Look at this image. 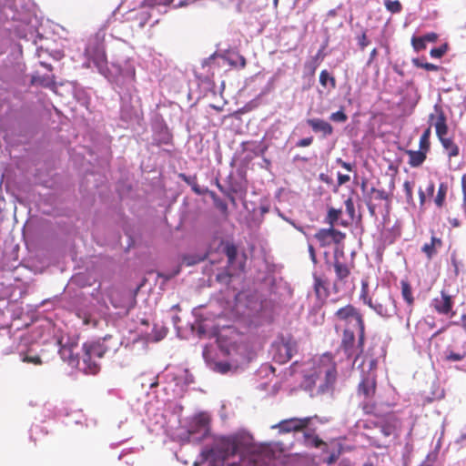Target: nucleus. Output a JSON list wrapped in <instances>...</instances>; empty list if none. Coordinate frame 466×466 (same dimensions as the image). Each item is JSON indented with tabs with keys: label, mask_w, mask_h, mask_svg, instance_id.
<instances>
[{
	"label": "nucleus",
	"mask_w": 466,
	"mask_h": 466,
	"mask_svg": "<svg viewBox=\"0 0 466 466\" xmlns=\"http://www.w3.org/2000/svg\"><path fill=\"white\" fill-rule=\"evenodd\" d=\"M335 329H355L358 333V347L363 350L365 340V321L360 309L347 304L338 309L333 314Z\"/></svg>",
	"instance_id": "1"
},
{
	"label": "nucleus",
	"mask_w": 466,
	"mask_h": 466,
	"mask_svg": "<svg viewBox=\"0 0 466 466\" xmlns=\"http://www.w3.org/2000/svg\"><path fill=\"white\" fill-rule=\"evenodd\" d=\"M429 124L435 128L436 136L446 152L447 157L451 159L460 155V147L455 143L453 137H448L449 127L447 124V116L443 108L435 105L433 112L429 115Z\"/></svg>",
	"instance_id": "2"
},
{
	"label": "nucleus",
	"mask_w": 466,
	"mask_h": 466,
	"mask_svg": "<svg viewBox=\"0 0 466 466\" xmlns=\"http://www.w3.org/2000/svg\"><path fill=\"white\" fill-rule=\"evenodd\" d=\"M377 361L371 360L367 372H363L358 385L357 394L362 398L361 409L365 414H373L376 410L374 398L377 392Z\"/></svg>",
	"instance_id": "3"
},
{
	"label": "nucleus",
	"mask_w": 466,
	"mask_h": 466,
	"mask_svg": "<svg viewBox=\"0 0 466 466\" xmlns=\"http://www.w3.org/2000/svg\"><path fill=\"white\" fill-rule=\"evenodd\" d=\"M107 337H104L96 341L86 342L83 345V355H82V367L86 374H96L100 366L97 363V360H100L109 350V347L106 345Z\"/></svg>",
	"instance_id": "4"
},
{
	"label": "nucleus",
	"mask_w": 466,
	"mask_h": 466,
	"mask_svg": "<svg viewBox=\"0 0 466 466\" xmlns=\"http://www.w3.org/2000/svg\"><path fill=\"white\" fill-rule=\"evenodd\" d=\"M369 308L383 319H391L398 315L397 302L389 289L377 286L372 299H369Z\"/></svg>",
	"instance_id": "5"
},
{
	"label": "nucleus",
	"mask_w": 466,
	"mask_h": 466,
	"mask_svg": "<svg viewBox=\"0 0 466 466\" xmlns=\"http://www.w3.org/2000/svg\"><path fill=\"white\" fill-rule=\"evenodd\" d=\"M104 42L105 34L103 32H97L88 38L85 49V56L87 57L88 61L93 62L94 66L103 75L107 71V59Z\"/></svg>",
	"instance_id": "6"
},
{
	"label": "nucleus",
	"mask_w": 466,
	"mask_h": 466,
	"mask_svg": "<svg viewBox=\"0 0 466 466\" xmlns=\"http://www.w3.org/2000/svg\"><path fill=\"white\" fill-rule=\"evenodd\" d=\"M332 266L335 272L333 289L339 291L349 283L353 265L341 261L337 256V251H335Z\"/></svg>",
	"instance_id": "7"
},
{
	"label": "nucleus",
	"mask_w": 466,
	"mask_h": 466,
	"mask_svg": "<svg viewBox=\"0 0 466 466\" xmlns=\"http://www.w3.org/2000/svg\"><path fill=\"white\" fill-rule=\"evenodd\" d=\"M203 358L206 362L209 365V367L216 372L220 374H226L231 370L232 368L237 369L238 365L242 362L238 359H235L231 357L230 362L227 361H215L212 358V349L211 347L205 346L203 349Z\"/></svg>",
	"instance_id": "8"
},
{
	"label": "nucleus",
	"mask_w": 466,
	"mask_h": 466,
	"mask_svg": "<svg viewBox=\"0 0 466 466\" xmlns=\"http://www.w3.org/2000/svg\"><path fill=\"white\" fill-rule=\"evenodd\" d=\"M314 238L318 240L320 247L325 248L331 244L339 245L342 243L346 234L330 227L329 228H320L315 233Z\"/></svg>",
	"instance_id": "9"
},
{
	"label": "nucleus",
	"mask_w": 466,
	"mask_h": 466,
	"mask_svg": "<svg viewBox=\"0 0 466 466\" xmlns=\"http://www.w3.org/2000/svg\"><path fill=\"white\" fill-rule=\"evenodd\" d=\"M310 420V417H306L303 419L290 418L281 420L278 425L274 426V428H278L281 433L300 431L309 426Z\"/></svg>",
	"instance_id": "10"
},
{
	"label": "nucleus",
	"mask_w": 466,
	"mask_h": 466,
	"mask_svg": "<svg viewBox=\"0 0 466 466\" xmlns=\"http://www.w3.org/2000/svg\"><path fill=\"white\" fill-rule=\"evenodd\" d=\"M355 329H343L339 350L344 352V355L347 359L358 358L359 355L354 356L355 353V341H356V332Z\"/></svg>",
	"instance_id": "11"
},
{
	"label": "nucleus",
	"mask_w": 466,
	"mask_h": 466,
	"mask_svg": "<svg viewBox=\"0 0 466 466\" xmlns=\"http://www.w3.org/2000/svg\"><path fill=\"white\" fill-rule=\"evenodd\" d=\"M399 419L392 413L386 414L380 420L375 423V426L380 429V432L385 437L394 435L399 428Z\"/></svg>",
	"instance_id": "12"
},
{
	"label": "nucleus",
	"mask_w": 466,
	"mask_h": 466,
	"mask_svg": "<svg viewBox=\"0 0 466 466\" xmlns=\"http://www.w3.org/2000/svg\"><path fill=\"white\" fill-rule=\"evenodd\" d=\"M77 345L75 343L61 345L59 354L61 359L71 367H79L80 360L78 353L75 352Z\"/></svg>",
	"instance_id": "13"
},
{
	"label": "nucleus",
	"mask_w": 466,
	"mask_h": 466,
	"mask_svg": "<svg viewBox=\"0 0 466 466\" xmlns=\"http://www.w3.org/2000/svg\"><path fill=\"white\" fill-rule=\"evenodd\" d=\"M388 199L389 195L384 189L371 187L367 199V207L370 216H376V208L378 206V202Z\"/></svg>",
	"instance_id": "14"
},
{
	"label": "nucleus",
	"mask_w": 466,
	"mask_h": 466,
	"mask_svg": "<svg viewBox=\"0 0 466 466\" xmlns=\"http://www.w3.org/2000/svg\"><path fill=\"white\" fill-rule=\"evenodd\" d=\"M297 351V344L292 339H288L287 341L281 343L278 348V354L275 358L280 363H285L289 361L294 353Z\"/></svg>",
	"instance_id": "15"
},
{
	"label": "nucleus",
	"mask_w": 466,
	"mask_h": 466,
	"mask_svg": "<svg viewBox=\"0 0 466 466\" xmlns=\"http://www.w3.org/2000/svg\"><path fill=\"white\" fill-rule=\"evenodd\" d=\"M432 305L434 309L440 313L447 315L449 314L453 306V301L451 296H450L447 292L441 291L440 298H435L432 300Z\"/></svg>",
	"instance_id": "16"
},
{
	"label": "nucleus",
	"mask_w": 466,
	"mask_h": 466,
	"mask_svg": "<svg viewBox=\"0 0 466 466\" xmlns=\"http://www.w3.org/2000/svg\"><path fill=\"white\" fill-rule=\"evenodd\" d=\"M219 448L222 451V459L226 460L238 452L239 449V441L238 438L234 437L223 439L219 443Z\"/></svg>",
	"instance_id": "17"
},
{
	"label": "nucleus",
	"mask_w": 466,
	"mask_h": 466,
	"mask_svg": "<svg viewBox=\"0 0 466 466\" xmlns=\"http://www.w3.org/2000/svg\"><path fill=\"white\" fill-rule=\"evenodd\" d=\"M306 122L315 133L321 132L324 137L333 133V127L321 118H309Z\"/></svg>",
	"instance_id": "18"
},
{
	"label": "nucleus",
	"mask_w": 466,
	"mask_h": 466,
	"mask_svg": "<svg viewBox=\"0 0 466 466\" xmlns=\"http://www.w3.org/2000/svg\"><path fill=\"white\" fill-rule=\"evenodd\" d=\"M324 374V382L320 381L319 385V392L324 393L333 386L337 378L335 367H328L324 370H320Z\"/></svg>",
	"instance_id": "19"
},
{
	"label": "nucleus",
	"mask_w": 466,
	"mask_h": 466,
	"mask_svg": "<svg viewBox=\"0 0 466 466\" xmlns=\"http://www.w3.org/2000/svg\"><path fill=\"white\" fill-rule=\"evenodd\" d=\"M313 279H314L313 288H314L316 296L318 297V299H326L329 294V280L324 279L323 278H321L320 276H318L316 274L313 275Z\"/></svg>",
	"instance_id": "20"
},
{
	"label": "nucleus",
	"mask_w": 466,
	"mask_h": 466,
	"mask_svg": "<svg viewBox=\"0 0 466 466\" xmlns=\"http://www.w3.org/2000/svg\"><path fill=\"white\" fill-rule=\"evenodd\" d=\"M222 57L233 68L243 69L247 66L246 58L238 52H228Z\"/></svg>",
	"instance_id": "21"
},
{
	"label": "nucleus",
	"mask_w": 466,
	"mask_h": 466,
	"mask_svg": "<svg viewBox=\"0 0 466 466\" xmlns=\"http://www.w3.org/2000/svg\"><path fill=\"white\" fill-rule=\"evenodd\" d=\"M406 154L409 156L408 164L411 167H420L427 158V153L421 150H406Z\"/></svg>",
	"instance_id": "22"
},
{
	"label": "nucleus",
	"mask_w": 466,
	"mask_h": 466,
	"mask_svg": "<svg viewBox=\"0 0 466 466\" xmlns=\"http://www.w3.org/2000/svg\"><path fill=\"white\" fill-rule=\"evenodd\" d=\"M442 240L440 238L432 236L430 243H425L421 250L424 252L428 258H431L436 253L437 249L441 248Z\"/></svg>",
	"instance_id": "23"
},
{
	"label": "nucleus",
	"mask_w": 466,
	"mask_h": 466,
	"mask_svg": "<svg viewBox=\"0 0 466 466\" xmlns=\"http://www.w3.org/2000/svg\"><path fill=\"white\" fill-rule=\"evenodd\" d=\"M401 296L408 306L412 309L414 305V297L412 295V289L410 284L407 280L400 281Z\"/></svg>",
	"instance_id": "24"
},
{
	"label": "nucleus",
	"mask_w": 466,
	"mask_h": 466,
	"mask_svg": "<svg viewBox=\"0 0 466 466\" xmlns=\"http://www.w3.org/2000/svg\"><path fill=\"white\" fill-rule=\"evenodd\" d=\"M432 126L430 125L429 127H427L423 133L421 134L420 137V141H419V149L425 152V153H429L430 149H431V127Z\"/></svg>",
	"instance_id": "25"
},
{
	"label": "nucleus",
	"mask_w": 466,
	"mask_h": 466,
	"mask_svg": "<svg viewBox=\"0 0 466 466\" xmlns=\"http://www.w3.org/2000/svg\"><path fill=\"white\" fill-rule=\"evenodd\" d=\"M179 177H181V179L186 182L187 185H189L191 187V189L198 195H203V194H206V192H208V188L206 189H201L198 184V181H197V177L196 176H193V177H188L185 174H180L179 175Z\"/></svg>",
	"instance_id": "26"
},
{
	"label": "nucleus",
	"mask_w": 466,
	"mask_h": 466,
	"mask_svg": "<svg viewBox=\"0 0 466 466\" xmlns=\"http://www.w3.org/2000/svg\"><path fill=\"white\" fill-rule=\"evenodd\" d=\"M448 191V187L445 183H441L434 198V203L437 207L441 208L445 203V198Z\"/></svg>",
	"instance_id": "27"
},
{
	"label": "nucleus",
	"mask_w": 466,
	"mask_h": 466,
	"mask_svg": "<svg viewBox=\"0 0 466 466\" xmlns=\"http://www.w3.org/2000/svg\"><path fill=\"white\" fill-rule=\"evenodd\" d=\"M341 214H342L341 209H336L334 208H329L328 210L327 217L325 218V222L327 224H329L331 228H334L335 224L339 220Z\"/></svg>",
	"instance_id": "28"
},
{
	"label": "nucleus",
	"mask_w": 466,
	"mask_h": 466,
	"mask_svg": "<svg viewBox=\"0 0 466 466\" xmlns=\"http://www.w3.org/2000/svg\"><path fill=\"white\" fill-rule=\"evenodd\" d=\"M319 83L323 87L329 84L330 87L333 89L336 87V79L333 76H331L327 70H322L319 74Z\"/></svg>",
	"instance_id": "29"
},
{
	"label": "nucleus",
	"mask_w": 466,
	"mask_h": 466,
	"mask_svg": "<svg viewBox=\"0 0 466 466\" xmlns=\"http://www.w3.org/2000/svg\"><path fill=\"white\" fill-rule=\"evenodd\" d=\"M207 193L212 198L215 207L218 209H219L223 214H227L228 213V205H227V203L224 200H222L215 192L209 191L208 189Z\"/></svg>",
	"instance_id": "30"
},
{
	"label": "nucleus",
	"mask_w": 466,
	"mask_h": 466,
	"mask_svg": "<svg viewBox=\"0 0 466 466\" xmlns=\"http://www.w3.org/2000/svg\"><path fill=\"white\" fill-rule=\"evenodd\" d=\"M360 298L363 301V303L367 306H369V299H372V298H373V293L370 294L369 282L367 279L361 280V290H360Z\"/></svg>",
	"instance_id": "31"
},
{
	"label": "nucleus",
	"mask_w": 466,
	"mask_h": 466,
	"mask_svg": "<svg viewBox=\"0 0 466 466\" xmlns=\"http://www.w3.org/2000/svg\"><path fill=\"white\" fill-rule=\"evenodd\" d=\"M224 252L228 257V263L233 264L238 256V248L233 243H227L224 248Z\"/></svg>",
	"instance_id": "32"
},
{
	"label": "nucleus",
	"mask_w": 466,
	"mask_h": 466,
	"mask_svg": "<svg viewBox=\"0 0 466 466\" xmlns=\"http://www.w3.org/2000/svg\"><path fill=\"white\" fill-rule=\"evenodd\" d=\"M319 55L312 56L309 61L305 63V71L309 76H314L318 66H319Z\"/></svg>",
	"instance_id": "33"
},
{
	"label": "nucleus",
	"mask_w": 466,
	"mask_h": 466,
	"mask_svg": "<svg viewBox=\"0 0 466 466\" xmlns=\"http://www.w3.org/2000/svg\"><path fill=\"white\" fill-rule=\"evenodd\" d=\"M384 5L386 9L392 14L400 13L402 10V5L399 0H385Z\"/></svg>",
	"instance_id": "34"
},
{
	"label": "nucleus",
	"mask_w": 466,
	"mask_h": 466,
	"mask_svg": "<svg viewBox=\"0 0 466 466\" xmlns=\"http://www.w3.org/2000/svg\"><path fill=\"white\" fill-rule=\"evenodd\" d=\"M466 358V351L463 350L461 352H453L447 351L445 355V360L447 361H460Z\"/></svg>",
	"instance_id": "35"
},
{
	"label": "nucleus",
	"mask_w": 466,
	"mask_h": 466,
	"mask_svg": "<svg viewBox=\"0 0 466 466\" xmlns=\"http://www.w3.org/2000/svg\"><path fill=\"white\" fill-rule=\"evenodd\" d=\"M208 423H209V419L208 416H206L204 414H200L195 418L196 426L199 427L205 432L208 431Z\"/></svg>",
	"instance_id": "36"
},
{
	"label": "nucleus",
	"mask_w": 466,
	"mask_h": 466,
	"mask_svg": "<svg viewBox=\"0 0 466 466\" xmlns=\"http://www.w3.org/2000/svg\"><path fill=\"white\" fill-rule=\"evenodd\" d=\"M403 189L406 196V201L408 204H413V185L410 181H405L403 183Z\"/></svg>",
	"instance_id": "37"
},
{
	"label": "nucleus",
	"mask_w": 466,
	"mask_h": 466,
	"mask_svg": "<svg viewBox=\"0 0 466 466\" xmlns=\"http://www.w3.org/2000/svg\"><path fill=\"white\" fill-rule=\"evenodd\" d=\"M412 63L416 67L423 68L427 71H438L439 70L438 66L431 64V63H428V62L422 63L418 58L413 59Z\"/></svg>",
	"instance_id": "38"
},
{
	"label": "nucleus",
	"mask_w": 466,
	"mask_h": 466,
	"mask_svg": "<svg viewBox=\"0 0 466 466\" xmlns=\"http://www.w3.org/2000/svg\"><path fill=\"white\" fill-rule=\"evenodd\" d=\"M411 45L415 51L420 52L426 48V43L422 36H413L411 38Z\"/></svg>",
	"instance_id": "39"
},
{
	"label": "nucleus",
	"mask_w": 466,
	"mask_h": 466,
	"mask_svg": "<svg viewBox=\"0 0 466 466\" xmlns=\"http://www.w3.org/2000/svg\"><path fill=\"white\" fill-rule=\"evenodd\" d=\"M329 119L333 122L344 123L348 120V116L345 114L343 108H341L340 110L332 113L329 116Z\"/></svg>",
	"instance_id": "40"
},
{
	"label": "nucleus",
	"mask_w": 466,
	"mask_h": 466,
	"mask_svg": "<svg viewBox=\"0 0 466 466\" xmlns=\"http://www.w3.org/2000/svg\"><path fill=\"white\" fill-rule=\"evenodd\" d=\"M357 40L360 49L364 50L370 43L367 35V30H364L360 35H358Z\"/></svg>",
	"instance_id": "41"
},
{
	"label": "nucleus",
	"mask_w": 466,
	"mask_h": 466,
	"mask_svg": "<svg viewBox=\"0 0 466 466\" xmlns=\"http://www.w3.org/2000/svg\"><path fill=\"white\" fill-rule=\"evenodd\" d=\"M447 49H448V46L446 44H444L439 47L432 48L430 52V55L433 58H441L447 52Z\"/></svg>",
	"instance_id": "42"
},
{
	"label": "nucleus",
	"mask_w": 466,
	"mask_h": 466,
	"mask_svg": "<svg viewBox=\"0 0 466 466\" xmlns=\"http://www.w3.org/2000/svg\"><path fill=\"white\" fill-rule=\"evenodd\" d=\"M23 361L25 362H28V363H32L34 365H41L42 364V360L41 358L35 354V355H32L30 354V352H26L24 356H23Z\"/></svg>",
	"instance_id": "43"
},
{
	"label": "nucleus",
	"mask_w": 466,
	"mask_h": 466,
	"mask_svg": "<svg viewBox=\"0 0 466 466\" xmlns=\"http://www.w3.org/2000/svg\"><path fill=\"white\" fill-rule=\"evenodd\" d=\"M345 208H346V212L348 213L350 218L351 219L354 218V216H355V207H354V202H353L351 198H348L345 200Z\"/></svg>",
	"instance_id": "44"
},
{
	"label": "nucleus",
	"mask_w": 466,
	"mask_h": 466,
	"mask_svg": "<svg viewBox=\"0 0 466 466\" xmlns=\"http://www.w3.org/2000/svg\"><path fill=\"white\" fill-rule=\"evenodd\" d=\"M313 143V137H308L299 140L296 144L298 147H306Z\"/></svg>",
	"instance_id": "45"
},
{
	"label": "nucleus",
	"mask_w": 466,
	"mask_h": 466,
	"mask_svg": "<svg viewBox=\"0 0 466 466\" xmlns=\"http://www.w3.org/2000/svg\"><path fill=\"white\" fill-rule=\"evenodd\" d=\"M149 5H167L172 4L174 0H145Z\"/></svg>",
	"instance_id": "46"
},
{
	"label": "nucleus",
	"mask_w": 466,
	"mask_h": 466,
	"mask_svg": "<svg viewBox=\"0 0 466 466\" xmlns=\"http://www.w3.org/2000/svg\"><path fill=\"white\" fill-rule=\"evenodd\" d=\"M308 250H309V258H310L312 263L314 265H316L318 263V258H317V255H316L314 247L311 244H309Z\"/></svg>",
	"instance_id": "47"
},
{
	"label": "nucleus",
	"mask_w": 466,
	"mask_h": 466,
	"mask_svg": "<svg viewBox=\"0 0 466 466\" xmlns=\"http://www.w3.org/2000/svg\"><path fill=\"white\" fill-rule=\"evenodd\" d=\"M422 38L424 39L425 43L426 42L434 43L438 39V35L434 32H431V33H428V34L422 35Z\"/></svg>",
	"instance_id": "48"
},
{
	"label": "nucleus",
	"mask_w": 466,
	"mask_h": 466,
	"mask_svg": "<svg viewBox=\"0 0 466 466\" xmlns=\"http://www.w3.org/2000/svg\"><path fill=\"white\" fill-rule=\"evenodd\" d=\"M217 279L219 281V282H225V283H228L230 281L231 279V275L228 274V273H221V274H218L217 276Z\"/></svg>",
	"instance_id": "49"
},
{
	"label": "nucleus",
	"mask_w": 466,
	"mask_h": 466,
	"mask_svg": "<svg viewBox=\"0 0 466 466\" xmlns=\"http://www.w3.org/2000/svg\"><path fill=\"white\" fill-rule=\"evenodd\" d=\"M350 179V177L349 175H343L340 173L338 174V185L339 186H341V185L349 182Z\"/></svg>",
	"instance_id": "50"
},
{
	"label": "nucleus",
	"mask_w": 466,
	"mask_h": 466,
	"mask_svg": "<svg viewBox=\"0 0 466 466\" xmlns=\"http://www.w3.org/2000/svg\"><path fill=\"white\" fill-rule=\"evenodd\" d=\"M337 162L345 169H347L348 171H351L352 170V165L350 163H348V162H345L343 161L342 159L339 158L337 160Z\"/></svg>",
	"instance_id": "51"
},
{
	"label": "nucleus",
	"mask_w": 466,
	"mask_h": 466,
	"mask_svg": "<svg viewBox=\"0 0 466 466\" xmlns=\"http://www.w3.org/2000/svg\"><path fill=\"white\" fill-rule=\"evenodd\" d=\"M434 191H435V185L432 181H431L426 188V192H427L428 196L431 197V196H433Z\"/></svg>",
	"instance_id": "52"
},
{
	"label": "nucleus",
	"mask_w": 466,
	"mask_h": 466,
	"mask_svg": "<svg viewBox=\"0 0 466 466\" xmlns=\"http://www.w3.org/2000/svg\"><path fill=\"white\" fill-rule=\"evenodd\" d=\"M419 197H420V206L423 207L426 201V195L425 192L420 188L419 189Z\"/></svg>",
	"instance_id": "53"
},
{
	"label": "nucleus",
	"mask_w": 466,
	"mask_h": 466,
	"mask_svg": "<svg viewBox=\"0 0 466 466\" xmlns=\"http://www.w3.org/2000/svg\"><path fill=\"white\" fill-rule=\"evenodd\" d=\"M377 56H378V50H377V48H373L370 54V58H369L368 64L370 65L372 63V61L376 58Z\"/></svg>",
	"instance_id": "54"
},
{
	"label": "nucleus",
	"mask_w": 466,
	"mask_h": 466,
	"mask_svg": "<svg viewBox=\"0 0 466 466\" xmlns=\"http://www.w3.org/2000/svg\"><path fill=\"white\" fill-rule=\"evenodd\" d=\"M311 443L314 447L319 448V447H320V445L323 444V441L320 439H319L318 437H313L311 439Z\"/></svg>",
	"instance_id": "55"
},
{
	"label": "nucleus",
	"mask_w": 466,
	"mask_h": 466,
	"mask_svg": "<svg viewBox=\"0 0 466 466\" xmlns=\"http://www.w3.org/2000/svg\"><path fill=\"white\" fill-rule=\"evenodd\" d=\"M461 326L466 331V313L461 315Z\"/></svg>",
	"instance_id": "56"
},
{
	"label": "nucleus",
	"mask_w": 466,
	"mask_h": 466,
	"mask_svg": "<svg viewBox=\"0 0 466 466\" xmlns=\"http://www.w3.org/2000/svg\"><path fill=\"white\" fill-rule=\"evenodd\" d=\"M147 21V15L145 13L141 14V21L139 22V26H144L146 22Z\"/></svg>",
	"instance_id": "57"
},
{
	"label": "nucleus",
	"mask_w": 466,
	"mask_h": 466,
	"mask_svg": "<svg viewBox=\"0 0 466 466\" xmlns=\"http://www.w3.org/2000/svg\"><path fill=\"white\" fill-rule=\"evenodd\" d=\"M319 178L321 181L326 183H329L331 181V179L325 174H320Z\"/></svg>",
	"instance_id": "58"
},
{
	"label": "nucleus",
	"mask_w": 466,
	"mask_h": 466,
	"mask_svg": "<svg viewBox=\"0 0 466 466\" xmlns=\"http://www.w3.org/2000/svg\"><path fill=\"white\" fill-rule=\"evenodd\" d=\"M461 187H462V191L466 190V173L463 174L461 177Z\"/></svg>",
	"instance_id": "59"
},
{
	"label": "nucleus",
	"mask_w": 466,
	"mask_h": 466,
	"mask_svg": "<svg viewBox=\"0 0 466 466\" xmlns=\"http://www.w3.org/2000/svg\"><path fill=\"white\" fill-rule=\"evenodd\" d=\"M216 186L218 187V188L221 192L225 193L224 187H223V186L219 183L218 179H216Z\"/></svg>",
	"instance_id": "60"
},
{
	"label": "nucleus",
	"mask_w": 466,
	"mask_h": 466,
	"mask_svg": "<svg viewBox=\"0 0 466 466\" xmlns=\"http://www.w3.org/2000/svg\"><path fill=\"white\" fill-rule=\"evenodd\" d=\"M373 446L377 447V448H383V447H387V445H384V444H381V443H379V442H372Z\"/></svg>",
	"instance_id": "61"
},
{
	"label": "nucleus",
	"mask_w": 466,
	"mask_h": 466,
	"mask_svg": "<svg viewBox=\"0 0 466 466\" xmlns=\"http://www.w3.org/2000/svg\"><path fill=\"white\" fill-rule=\"evenodd\" d=\"M463 193V203H462V207L463 208H466V190L465 191H462Z\"/></svg>",
	"instance_id": "62"
},
{
	"label": "nucleus",
	"mask_w": 466,
	"mask_h": 466,
	"mask_svg": "<svg viewBox=\"0 0 466 466\" xmlns=\"http://www.w3.org/2000/svg\"><path fill=\"white\" fill-rule=\"evenodd\" d=\"M419 466H433L432 464L429 463V462H426V461H423L420 465Z\"/></svg>",
	"instance_id": "63"
},
{
	"label": "nucleus",
	"mask_w": 466,
	"mask_h": 466,
	"mask_svg": "<svg viewBox=\"0 0 466 466\" xmlns=\"http://www.w3.org/2000/svg\"><path fill=\"white\" fill-rule=\"evenodd\" d=\"M451 224L454 226V227H458L460 225V223L458 222L457 219H454L453 222H451Z\"/></svg>",
	"instance_id": "64"
}]
</instances>
